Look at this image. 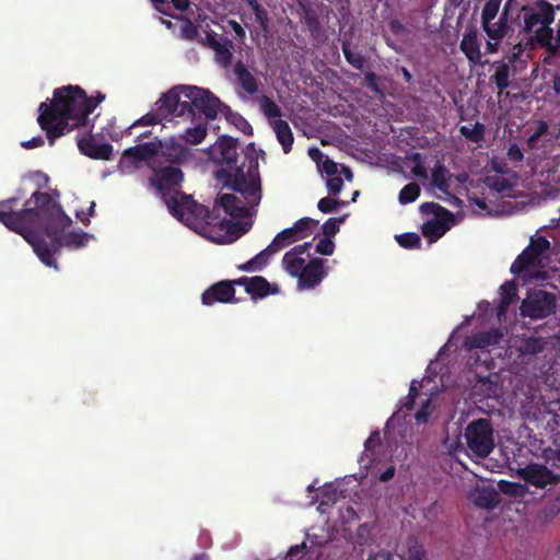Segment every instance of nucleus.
I'll return each mask as SVG.
<instances>
[{
	"mask_svg": "<svg viewBox=\"0 0 560 560\" xmlns=\"http://www.w3.org/2000/svg\"><path fill=\"white\" fill-rule=\"evenodd\" d=\"M177 197V220L218 244L233 243L250 231V220H238L249 218V208L234 194H218L211 211L191 195L178 190Z\"/></svg>",
	"mask_w": 560,
	"mask_h": 560,
	"instance_id": "nucleus-1",
	"label": "nucleus"
},
{
	"mask_svg": "<svg viewBox=\"0 0 560 560\" xmlns=\"http://www.w3.org/2000/svg\"><path fill=\"white\" fill-rule=\"evenodd\" d=\"M58 190L51 192L34 191L20 210H14L20 198L11 197L0 201V222L21 236L33 247V241H44L36 235L42 232L48 235L62 233L71 225L72 220L67 215L59 202Z\"/></svg>",
	"mask_w": 560,
	"mask_h": 560,
	"instance_id": "nucleus-2",
	"label": "nucleus"
},
{
	"mask_svg": "<svg viewBox=\"0 0 560 560\" xmlns=\"http://www.w3.org/2000/svg\"><path fill=\"white\" fill-rule=\"evenodd\" d=\"M237 143L238 141L232 136H219L214 145L208 149L207 154L221 166L214 173L215 179L221 182L223 187H230L232 191L242 194L250 209L258 206L261 199L259 161L255 144L250 142L246 148L243 165L238 166Z\"/></svg>",
	"mask_w": 560,
	"mask_h": 560,
	"instance_id": "nucleus-3",
	"label": "nucleus"
},
{
	"mask_svg": "<svg viewBox=\"0 0 560 560\" xmlns=\"http://www.w3.org/2000/svg\"><path fill=\"white\" fill-rule=\"evenodd\" d=\"M145 161H150L152 170L150 185L175 218V138L171 137L164 142L155 138L151 142L126 149L118 167L121 172H131Z\"/></svg>",
	"mask_w": 560,
	"mask_h": 560,
	"instance_id": "nucleus-4",
	"label": "nucleus"
},
{
	"mask_svg": "<svg viewBox=\"0 0 560 560\" xmlns=\"http://www.w3.org/2000/svg\"><path fill=\"white\" fill-rule=\"evenodd\" d=\"M95 107L96 103L80 86H62L54 91L51 100L39 104L37 122L54 145L58 138L85 126Z\"/></svg>",
	"mask_w": 560,
	"mask_h": 560,
	"instance_id": "nucleus-5",
	"label": "nucleus"
},
{
	"mask_svg": "<svg viewBox=\"0 0 560 560\" xmlns=\"http://www.w3.org/2000/svg\"><path fill=\"white\" fill-rule=\"evenodd\" d=\"M177 106L180 107L178 115H194L195 109H198L206 118H217L218 114H221L244 135H253L250 122L244 116L234 113L210 90L190 86V84H177Z\"/></svg>",
	"mask_w": 560,
	"mask_h": 560,
	"instance_id": "nucleus-6",
	"label": "nucleus"
},
{
	"mask_svg": "<svg viewBox=\"0 0 560 560\" xmlns=\"http://www.w3.org/2000/svg\"><path fill=\"white\" fill-rule=\"evenodd\" d=\"M518 476L527 485L538 489H548L555 491V498L546 504L545 512L550 515H557L560 512V472L549 469L544 464L530 463L518 470Z\"/></svg>",
	"mask_w": 560,
	"mask_h": 560,
	"instance_id": "nucleus-7",
	"label": "nucleus"
},
{
	"mask_svg": "<svg viewBox=\"0 0 560 560\" xmlns=\"http://www.w3.org/2000/svg\"><path fill=\"white\" fill-rule=\"evenodd\" d=\"M555 20L553 5L546 0H539L533 7L523 9V31L532 36L534 34L535 40L545 46L549 43L551 37V23Z\"/></svg>",
	"mask_w": 560,
	"mask_h": 560,
	"instance_id": "nucleus-8",
	"label": "nucleus"
},
{
	"mask_svg": "<svg viewBox=\"0 0 560 560\" xmlns=\"http://www.w3.org/2000/svg\"><path fill=\"white\" fill-rule=\"evenodd\" d=\"M50 242L33 241V249L39 260L48 266L57 268L55 255L60 252L62 247H81L85 244L90 235L83 231H72L66 234L48 235Z\"/></svg>",
	"mask_w": 560,
	"mask_h": 560,
	"instance_id": "nucleus-9",
	"label": "nucleus"
},
{
	"mask_svg": "<svg viewBox=\"0 0 560 560\" xmlns=\"http://www.w3.org/2000/svg\"><path fill=\"white\" fill-rule=\"evenodd\" d=\"M180 107L177 106V114L179 113ZM179 117V115H177ZM190 117L191 121L195 122V126L188 127L180 136V140L183 142H177V165H183V163L196 161V151L191 149L192 145H198L201 143L208 133V121L211 119H206L205 115L199 113L198 109H195V114H185L180 115V117Z\"/></svg>",
	"mask_w": 560,
	"mask_h": 560,
	"instance_id": "nucleus-10",
	"label": "nucleus"
},
{
	"mask_svg": "<svg viewBox=\"0 0 560 560\" xmlns=\"http://www.w3.org/2000/svg\"><path fill=\"white\" fill-rule=\"evenodd\" d=\"M464 436L467 445L476 456L486 458L494 447L491 419H475L467 424Z\"/></svg>",
	"mask_w": 560,
	"mask_h": 560,
	"instance_id": "nucleus-11",
	"label": "nucleus"
},
{
	"mask_svg": "<svg viewBox=\"0 0 560 560\" xmlns=\"http://www.w3.org/2000/svg\"><path fill=\"white\" fill-rule=\"evenodd\" d=\"M288 275L298 279L300 289H314L328 275L325 268L324 258H311L308 264L305 260H294L291 262V269Z\"/></svg>",
	"mask_w": 560,
	"mask_h": 560,
	"instance_id": "nucleus-12",
	"label": "nucleus"
},
{
	"mask_svg": "<svg viewBox=\"0 0 560 560\" xmlns=\"http://www.w3.org/2000/svg\"><path fill=\"white\" fill-rule=\"evenodd\" d=\"M521 315L530 318H545L556 312V296L545 290L534 291L521 304Z\"/></svg>",
	"mask_w": 560,
	"mask_h": 560,
	"instance_id": "nucleus-13",
	"label": "nucleus"
},
{
	"mask_svg": "<svg viewBox=\"0 0 560 560\" xmlns=\"http://www.w3.org/2000/svg\"><path fill=\"white\" fill-rule=\"evenodd\" d=\"M550 247V242L546 236H538L536 238H532L528 246L518 254L514 262L511 266L512 275L520 276L522 272L530 268V266H536L539 262V258L541 254L548 250Z\"/></svg>",
	"mask_w": 560,
	"mask_h": 560,
	"instance_id": "nucleus-14",
	"label": "nucleus"
},
{
	"mask_svg": "<svg viewBox=\"0 0 560 560\" xmlns=\"http://www.w3.org/2000/svg\"><path fill=\"white\" fill-rule=\"evenodd\" d=\"M316 224L317 221L311 218L299 219L289 229L282 230L276 234L270 243V249L277 253L283 249V247L310 236L312 228Z\"/></svg>",
	"mask_w": 560,
	"mask_h": 560,
	"instance_id": "nucleus-15",
	"label": "nucleus"
},
{
	"mask_svg": "<svg viewBox=\"0 0 560 560\" xmlns=\"http://www.w3.org/2000/svg\"><path fill=\"white\" fill-rule=\"evenodd\" d=\"M175 116V86H172L164 93L156 102L155 109L152 113H148L147 115L139 118L132 127L138 125L140 126H149L154 125L156 122H162L163 120L173 121Z\"/></svg>",
	"mask_w": 560,
	"mask_h": 560,
	"instance_id": "nucleus-16",
	"label": "nucleus"
},
{
	"mask_svg": "<svg viewBox=\"0 0 560 560\" xmlns=\"http://www.w3.org/2000/svg\"><path fill=\"white\" fill-rule=\"evenodd\" d=\"M237 278L235 280H222L212 283L206 289L201 296V303L212 305L214 303H234L238 302L235 298V285H237Z\"/></svg>",
	"mask_w": 560,
	"mask_h": 560,
	"instance_id": "nucleus-17",
	"label": "nucleus"
},
{
	"mask_svg": "<svg viewBox=\"0 0 560 560\" xmlns=\"http://www.w3.org/2000/svg\"><path fill=\"white\" fill-rule=\"evenodd\" d=\"M237 285L244 288L245 292L250 296V300L256 302L258 299H264L269 295H277L280 288L277 283L269 282L266 277H240L237 278Z\"/></svg>",
	"mask_w": 560,
	"mask_h": 560,
	"instance_id": "nucleus-18",
	"label": "nucleus"
},
{
	"mask_svg": "<svg viewBox=\"0 0 560 560\" xmlns=\"http://www.w3.org/2000/svg\"><path fill=\"white\" fill-rule=\"evenodd\" d=\"M77 144L79 151L93 160L109 161L113 155V145L109 143H96L95 140L90 137H78Z\"/></svg>",
	"mask_w": 560,
	"mask_h": 560,
	"instance_id": "nucleus-19",
	"label": "nucleus"
},
{
	"mask_svg": "<svg viewBox=\"0 0 560 560\" xmlns=\"http://www.w3.org/2000/svg\"><path fill=\"white\" fill-rule=\"evenodd\" d=\"M502 332L498 328H491L489 330H482L475 335L468 336L465 340V347L468 349H483L490 347V345H497L502 338Z\"/></svg>",
	"mask_w": 560,
	"mask_h": 560,
	"instance_id": "nucleus-20",
	"label": "nucleus"
},
{
	"mask_svg": "<svg viewBox=\"0 0 560 560\" xmlns=\"http://www.w3.org/2000/svg\"><path fill=\"white\" fill-rule=\"evenodd\" d=\"M234 73L237 78L238 84L247 94H258L260 82L255 78V75H253L252 71L247 69L241 59L234 65Z\"/></svg>",
	"mask_w": 560,
	"mask_h": 560,
	"instance_id": "nucleus-21",
	"label": "nucleus"
},
{
	"mask_svg": "<svg viewBox=\"0 0 560 560\" xmlns=\"http://www.w3.org/2000/svg\"><path fill=\"white\" fill-rule=\"evenodd\" d=\"M459 48L462 51H464L469 62H480V44L478 43V35L476 31L471 30L464 33Z\"/></svg>",
	"mask_w": 560,
	"mask_h": 560,
	"instance_id": "nucleus-22",
	"label": "nucleus"
},
{
	"mask_svg": "<svg viewBox=\"0 0 560 560\" xmlns=\"http://www.w3.org/2000/svg\"><path fill=\"white\" fill-rule=\"evenodd\" d=\"M450 220L447 218L438 217L433 220H428L422 226V235L428 237L430 243H435L439 238L450 230Z\"/></svg>",
	"mask_w": 560,
	"mask_h": 560,
	"instance_id": "nucleus-23",
	"label": "nucleus"
},
{
	"mask_svg": "<svg viewBox=\"0 0 560 560\" xmlns=\"http://www.w3.org/2000/svg\"><path fill=\"white\" fill-rule=\"evenodd\" d=\"M273 254H276V252L271 250V244H269L264 250L250 258L249 261L240 264L237 269L242 271H260L267 267Z\"/></svg>",
	"mask_w": 560,
	"mask_h": 560,
	"instance_id": "nucleus-24",
	"label": "nucleus"
},
{
	"mask_svg": "<svg viewBox=\"0 0 560 560\" xmlns=\"http://www.w3.org/2000/svg\"><path fill=\"white\" fill-rule=\"evenodd\" d=\"M493 66L494 72L490 75V82L494 83L501 95L510 85L511 65L505 61H495Z\"/></svg>",
	"mask_w": 560,
	"mask_h": 560,
	"instance_id": "nucleus-25",
	"label": "nucleus"
},
{
	"mask_svg": "<svg viewBox=\"0 0 560 560\" xmlns=\"http://www.w3.org/2000/svg\"><path fill=\"white\" fill-rule=\"evenodd\" d=\"M275 133L278 142L281 144L284 153H290L292 150L293 143V135L292 129L289 126V122L285 120H276L275 121Z\"/></svg>",
	"mask_w": 560,
	"mask_h": 560,
	"instance_id": "nucleus-26",
	"label": "nucleus"
},
{
	"mask_svg": "<svg viewBox=\"0 0 560 560\" xmlns=\"http://www.w3.org/2000/svg\"><path fill=\"white\" fill-rule=\"evenodd\" d=\"M450 173L443 162L438 161L431 172V183L442 192H448Z\"/></svg>",
	"mask_w": 560,
	"mask_h": 560,
	"instance_id": "nucleus-27",
	"label": "nucleus"
},
{
	"mask_svg": "<svg viewBox=\"0 0 560 560\" xmlns=\"http://www.w3.org/2000/svg\"><path fill=\"white\" fill-rule=\"evenodd\" d=\"M517 295V287L513 281H506L501 284V298L498 304V315L505 314L508 307L513 303Z\"/></svg>",
	"mask_w": 560,
	"mask_h": 560,
	"instance_id": "nucleus-28",
	"label": "nucleus"
},
{
	"mask_svg": "<svg viewBox=\"0 0 560 560\" xmlns=\"http://www.w3.org/2000/svg\"><path fill=\"white\" fill-rule=\"evenodd\" d=\"M475 502L482 509H494L500 503V495L495 489L485 488L477 492Z\"/></svg>",
	"mask_w": 560,
	"mask_h": 560,
	"instance_id": "nucleus-29",
	"label": "nucleus"
},
{
	"mask_svg": "<svg viewBox=\"0 0 560 560\" xmlns=\"http://www.w3.org/2000/svg\"><path fill=\"white\" fill-rule=\"evenodd\" d=\"M232 42L228 37H224L222 43L215 48V58L221 67H229L232 63L233 52L231 51Z\"/></svg>",
	"mask_w": 560,
	"mask_h": 560,
	"instance_id": "nucleus-30",
	"label": "nucleus"
},
{
	"mask_svg": "<svg viewBox=\"0 0 560 560\" xmlns=\"http://www.w3.org/2000/svg\"><path fill=\"white\" fill-rule=\"evenodd\" d=\"M342 52L347 62H349L354 69L364 70L368 66L366 57H364L362 52L351 50L349 43L342 44Z\"/></svg>",
	"mask_w": 560,
	"mask_h": 560,
	"instance_id": "nucleus-31",
	"label": "nucleus"
},
{
	"mask_svg": "<svg viewBox=\"0 0 560 560\" xmlns=\"http://www.w3.org/2000/svg\"><path fill=\"white\" fill-rule=\"evenodd\" d=\"M459 133L465 137L468 141L480 142L485 140L486 126L480 121H476L474 126H462L459 127Z\"/></svg>",
	"mask_w": 560,
	"mask_h": 560,
	"instance_id": "nucleus-32",
	"label": "nucleus"
},
{
	"mask_svg": "<svg viewBox=\"0 0 560 560\" xmlns=\"http://www.w3.org/2000/svg\"><path fill=\"white\" fill-rule=\"evenodd\" d=\"M421 194V187L417 182H410L405 185L398 192V201L400 205H409V202L416 201Z\"/></svg>",
	"mask_w": 560,
	"mask_h": 560,
	"instance_id": "nucleus-33",
	"label": "nucleus"
},
{
	"mask_svg": "<svg viewBox=\"0 0 560 560\" xmlns=\"http://www.w3.org/2000/svg\"><path fill=\"white\" fill-rule=\"evenodd\" d=\"M312 246V243H303L293 246L290 250H288L284 256L282 257V265L284 269L288 271L291 269V264L294 261V259H303L302 254L310 250Z\"/></svg>",
	"mask_w": 560,
	"mask_h": 560,
	"instance_id": "nucleus-34",
	"label": "nucleus"
},
{
	"mask_svg": "<svg viewBox=\"0 0 560 560\" xmlns=\"http://www.w3.org/2000/svg\"><path fill=\"white\" fill-rule=\"evenodd\" d=\"M544 349V342L539 337L530 336L520 342L518 352L522 354H537Z\"/></svg>",
	"mask_w": 560,
	"mask_h": 560,
	"instance_id": "nucleus-35",
	"label": "nucleus"
},
{
	"mask_svg": "<svg viewBox=\"0 0 560 560\" xmlns=\"http://www.w3.org/2000/svg\"><path fill=\"white\" fill-rule=\"evenodd\" d=\"M499 8H500V0H488L485 3V7H483V10L481 13V23H482L483 30H485V27L490 25V23L492 22L493 19H495L497 13L499 12Z\"/></svg>",
	"mask_w": 560,
	"mask_h": 560,
	"instance_id": "nucleus-36",
	"label": "nucleus"
},
{
	"mask_svg": "<svg viewBox=\"0 0 560 560\" xmlns=\"http://www.w3.org/2000/svg\"><path fill=\"white\" fill-rule=\"evenodd\" d=\"M397 244L405 247V249H415L421 246V237L417 232H405L396 236Z\"/></svg>",
	"mask_w": 560,
	"mask_h": 560,
	"instance_id": "nucleus-37",
	"label": "nucleus"
},
{
	"mask_svg": "<svg viewBox=\"0 0 560 560\" xmlns=\"http://www.w3.org/2000/svg\"><path fill=\"white\" fill-rule=\"evenodd\" d=\"M420 210L423 213H433L436 215H442L447 220H454V214L452 211H448L447 208L440 206L438 203H433V201H427L425 203L420 205Z\"/></svg>",
	"mask_w": 560,
	"mask_h": 560,
	"instance_id": "nucleus-38",
	"label": "nucleus"
},
{
	"mask_svg": "<svg viewBox=\"0 0 560 560\" xmlns=\"http://www.w3.org/2000/svg\"><path fill=\"white\" fill-rule=\"evenodd\" d=\"M177 20L183 22L180 26V36L185 39H198L200 37L198 26L191 22V20L177 16Z\"/></svg>",
	"mask_w": 560,
	"mask_h": 560,
	"instance_id": "nucleus-39",
	"label": "nucleus"
},
{
	"mask_svg": "<svg viewBox=\"0 0 560 560\" xmlns=\"http://www.w3.org/2000/svg\"><path fill=\"white\" fill-rule=\"evenodd\" d=\"M260 108L265 116L269 118L280 117L281 109L271 97L264 95L260 101Z\"/></svg>",
	"mask_w": 560,
	"mask_h": 560,
	"instance_id": "nucleus-40",
	"label": "nucleus"
},
{
	"mask_svg": "<svg viewBox=\"0 0 560 560\" xmlns=\"http://www.w3.org/2000/svg\"><path fill=\"white\" fill-rule=\"evenodd\" d=\"M254 16H255L256 23H258L260 30L264 31L265 33H268L270 31V19L268 16V12L265 9V7L259 3L258 7L254 11Z\"/></svg>",
	"mask_w": 560,
	"mask_h": 560,
	"instance_id": "nucleus-41",
	"label": "nucleus"
},
{
	"mask_svg": "<svg viewBox=\"0 0 560 560\" xmlns=\"http://www.w3.org/2000/svg\"><path fill=\"white\" fill-rule=\"evenodd\" d=\"M151 2L160 13L175 18V0H151Z\"/></svg>",
	"mask_w": 560,
	"mask_h": 560,
	"instance_id": "nucleus-42",
	"label": "nucleus"
},
{
	"mask_svg": "<svg viewBox=\"0 0 560 560\" xmlns=\"http://www.w3.org/2000/svg\"><path fill=\"white\" fill-rule=\"evenodd\" d=\"M408 555L409 560H424L425 551L424 548L418 542L417 539L409 537L408 539Z\"/></svg>",
	"mask_w": 560,
	"mask_h": 560,
	"instance_id": "nucleus-43",
	"label": "nucleus"
},
{
	"mask_svg": "<svg viewBox=\"0 0 560 560\" xmlns=\"http://www.w3.org/2000/svg\"><path fill=\"white\" fill-rule=\"evenodd\" d=\"M342 219L338 218H329L325 221V223L322 225L323 234L325 237H328L331 240V237H335L337 232L340 230V222Z\"/></svg>",
	"mask_w": 560,
	"mask_h": 560,
	"instance_id": "nucleus-44",
	"label": "nucleus"
},
{
	"mask_svg": "<svg viewBox=\"0 0 560 560\" xmlns=\"http://www.w3.org/2000/svg\"><path fill=\"white\" fill-rule=\"evenodd\" d=\"M410 160L416 162V165L411 168V173L418 178H428V168L421 161V153H413L410 155Z\"/></svg>",
	"mask_w": 560,
	"mask_h": 560,
	"instance_id": "nucleus-45",
	"label": "nucleus"
},
{
	"mask_svg": "<svg viewBox=\"0 0 560 560\" xmlns=\"http://www.w3.org/2000/svg\"><path fill=\"white\" fill-rule=\"evenodd\" d=\"M487 185L498 192L508 191L512 187L510 180L502 177H489L487 178Z\"/></svg>",
	"mask_w": 560,
	"mask_h": 560,
	"instance_id": "nucleus-46",
	"label": "nucleus"
},
{
	"mask_svg": "<svg viewBox=\"0 0 560 560\" xmlns=\"http://www.w3.org/2000/svg\"><path fill=\"white\" fill-rule=\"evenodd\" d=\"M339 207L340 200L337 199L325 197L318 200V209L324 213L336 212Z\"/></svg>",
	"mask_w": 560,
	"mask_h": 560,
	"instance_id": "nucleus-47",
	"label": "nucleus"
},
{
	"mask_svg": "<svg viewBox=\"0 0 560 560\" xmlns=\"http://www.w3.org/2000/svg\"><path fill=\"white\" fill-rule=\"evenodd\" d=\"M486 33L489 35L492 39H500L505 36L506 33V25L505 23H495L493 25H488L485 28Z\"/></svg>",
	"mask_w": 560,
	"mask_h": 560,
	"instance_id": "nucleus-48",
	"label": "nucleus"
},
{
	"mask_svg": "<svg viewBox=\"0 0 560 560\" xmlns=\"http://www.w3.org/2000/svg\"><path fill=\"white\" fill-rule=\"evenodd\" d=\"M336 249V244L328 237H323L316 245V252L324 256H331Z\"/></svg>",
	"mask_w": 560,
	"mask_h": 560,
	"instance_id": "nucleus-49",
	"label": "nucleus"
},
{
	"mask_svg": "<svg viewBox=\"0 0 560 560\" xmlns=\"http://www.w3.org/2000/svg\"><path fill=\"white\" fill-rule=\"evenodd\" d=\"M545 48L548 49L553 56L560 51V26L558 27L555 36L553 30L551 28V37L548 43H545Z\"/></svg>",
	"mask_w": 560,
	"mask_h": 560,
	"instance_id": "nucleus-50",
	"label": "nucleus"
},
{
	"mask_svg": "<svg viewBox=\"0 0 560 560\" xmlns=\"http://www.w3.org/2000/svg\"><path fill=\"white\" fill-rule=\"evenodd\" d=\"M306 548L307 546L304 541L300 545L292 546L287 552V560H302Z\"/></svg>",
	"mask_w": 560,
	"mask_h": 560,
	"instance_id": "nucleus-51",
	"label": "nucleus"
},
{
	"mask_svg": "<svg viewBox=\"0 0 560 560\" xmlns=\"http://www.w3.org/2000/svg\"><path fill=\"white\" fill-rule=\"evenodd\" d=\"M548 129H549L548 122L545 120H539L535 132L529 136L528 142L533 143V142L539 141L541 136H544L548 132Z\"/></svg>",
	"mask_w": 560,
	"mask_h": 560,
	"instance_id": "nucleus-52",
	"label": "nucleus"
},
{
	"mask_svg": "<svg viewBox=\"0 0 560 560\" xmlns=\"http://www.w3.org/2000/svg\"><path fill=\"white\" fill-rule=\"evenodd\" d=\"M326 186L330 194H338L343 187V180L340 177H337V175H334L327 179Z\"/></svg>",
	"mask_w": 560,
	"mask_h": 560,
	"instance_id": "nucleus-53",
	"label": "nucleus"
},
{
	"mask_svg": "<svg viewBox=\"0 0 560 560\" xmlns=\"http://www.w3.org/2000/svg\"><path fill=\"white\" fill-rule=\"evenodd\" d=\"M365 79V86L373 92H381V89L378 86V78L375 72L368 71L364 75Z\"/></svg>",
	"mask_w": 560,
	"mask_h": 560,
	"instance_id": "nucleus-54",
	"label": "nucleus"
},
{
	"mask_svg": "<svg viewBox=\"0 0 560 560\" xmlns=\"http://www.w3.org/2000/svg\"><path fill=\"white\" fill-rule=\"evenodd\" d=\"M508 158L513 162H521L524 160V153L517 144H512L508 149Z\"/></svg>",
	"mask_w": 560,
	"mask_h": 560,
	"instance_id": "nucleus-55",
	"label": "nucleus"
},
{
	"mask_svg": "<svg viewBox=\"0 0 560 560\" xmlns=\"http://www.w3.org/2000/svg\"><path fill=\"white\" fill-rule=\"evenodd\" d=\"M200 43H203L207 46H209L212 50H215L221 42L218 40L217 33L213 31H210V32L206 33V39L200 38Z\"/></svg>",
	"mask_w": 560,
	"mask_h": 560,
	"instance_id": "nucleus-56",
	"label": "nucleus"
},
{
	"mask_svg": "<svg viewBox=\"0 0 560 560\" xmlns=\"http://www.w3.org/2000/svg\"><path fill=\"white\" fill-rule=\"evenodd\" d=\"M322 167H323L324 173L329 175V178H330V176H334L338 173L337 163L328 158H326L324 160Z\"/></svg>",
	"mask_w": 560,
	"mask_h": 560,
	"instance_id": "nucleus-57",
	"label": "nucleus"
},
{
	"mask_svg": "<svg viewBox=\"0 0 560 560\" xmlns=\"http://www.w3.org/2000/svg\"><path fill=\"white\" fill-rule=\"evenodd\" d=\"M44 143H45L44 138L42 136H36V137H33L31 140L23 141L21 143V145H22V148H24L26 150H31V149L43 147Z\"/></svg>",
	"mask_w": 560,
	"mask_h": 560,
	"instance_id": "nucleus-58",
	"label": "nucleus"
},
{
	"mask_svg": "<svg viewBox=\"0 0 560 560\" xmlns=\"http://www.w3.org/2000/svg\"><path fill=\"white\" fill-rule=\"evenodd\" d=\"M375 560H406L405 556L399 553H392L389 551H382L375 556Z\"/></svg>",
	"mask_w": 560,
	"mask_h": 560,
	"instance_id": "nucleus-59",
	"label": "nucleus"
},
{
	"mask_svg": "<svg viewBox=\"0 0 560 560\" xmlns=\"http://www.w3.org/2000/svg\"><path fill=\"white\" fill-rule=\"evenodd\" d=\"M229 26L232 28V31L235 33L236 37L240 39H243L245 37V31L242 27L236 20H228Z\"/></svg>",
	"mask_w": 560,
	"mask_h": 560,
	"instance_id": "nucleus-60",
	"label": "nucleus"
},
{
	"mask_svg": "<svg viewBox=\"0 0 560 560\" xmlns=\"http://www.w3.org/2000/svg\"><path fill=\"white\" fill-rule=\"evenodd\" d=\"M395 476V466H388L386 470H384L380 479L383 480V482H387V480L392 479Z\"/></svg>",
	"mask_w": 560,
	"mask_h": 560,
	"instance_id": "nucleus-61",
	"label": "nucleus"
},
{
	"mask_svg": "<svg viewBox=\"0 0 560 560\" xmlns=\"http://www.w3.org/2000/svg\"><path fill=\"white\" fill-rule=\"evenodd\" d=\"M308 155L313 161L319 162L324 156L319 148H310Z\"/></svg>",
	"mask_w": 560,
	"mask_h": 560,
	"instance_id": "nucleus-62",
	"label": "nucleus"
},
{
	"mask_svg": "<svg viewBox=\"0 0 560 560\" xmlns=\"http://www.w3.org/2000/svg\"><path fill=\"white\" fill-rule=\"evenodd\" d=\"M429 418V412L424 407H422L419 411L416 412V420L418 423H425Z\"/></svg>",
	"mask_w": 560,
	"mask_h": 560,
	"instance_id": "nucleus-63",
	"label": "nucleus"
},
{
	"mask_svg": "<svg viewBox=\"0 0 560 560\" xmlns=\"http://www.w3.org/2000/svg\"><path fill=\"white\" fill-rule=\"evenodd\" d=\"M551 83H552V89H553L555 93L560 95V75L555 74L551 78Z\"/></svg>",
	"mask_w": 560,
	"mask_h": 560,
	"instance_id": "nucleus-64",
	"label": "nucleus"
}]
</instances>
